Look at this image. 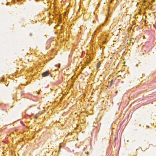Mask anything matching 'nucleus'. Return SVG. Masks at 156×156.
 I'll return each instance as SVG.
<instances>
[{
	"label": "nucleus",
	"instance_id": "obj_1",
	"mask_svg": "<svg viewBox=\"0 0 156 156\" xmlns=\"http://www.w3.org/2000/svg\"><path fill=\"white\" fill-rule=\"evenodd\" d=\"M50 74V73L48 71H46L44 72L43 73L42 75L43 77H45L48 75Z\"/></svg>",
	"mask_w": 156,
	"mask_h": 156
},
{
	"label": "nucleus",
	"instance_id": "obj_2",
	"mask_svg": "<svg viewBox=\"0 0 156 156\" xmlns=\"http://www.w3.org/2000/svg\"><path fill=\"white\" fill-rule=\"evenodd\" d=\"M100 64H101V63H100V62H98L97 63V68H99V67L100 66Z\"/></svg>",
	"mask_w": 156,
	"mask_h": 156
},
{
	"label": "nucleus",
	"instance_id": "obj_3",
	"mask_svg": "<svg viewBox=\"0 0 156 156\" xmlns=\"http://www.w3.org/2000/svg\"><path fill=\"white\" fill-rule=\"evenodd\" d=\"M113 82V80H112L111 82V83H110V87H111L112 84V83Z\"/></svg>",
	"mask_w": 156,
	"mask_h": 156
},
{
	"label": "nucleus",
	"instance_id": "obj_4",
	"mask_svg": "<svg viewBox=\"0 0 156 156\" xmlns=\"http://www.w3.org/2000/svg\"><path fill=\"white\" fill-rule=\"evenodd\" d=\"M86 154H87V155H88V154H89V152H86Z\"/></svg>",
	"mask_w": 156,
	"mask_h": 156
},
{
	"label": "nucleus",
	"instance_id": "obj_5",
	"mask_svg": "<svg viewBox=\"0 0 156 156\" xmlns=\"http://www.w3.org/2000/svg\"><path fill=\"white\" fill-rule=\"evenodd\" d=\"M60 64H59V66H58V68H59V67H60Z\"/></svg>",
	"mask_w": 156,
	"mask_h": 156
},
{
	"label": "nucleus",
	"instance_id": "obj_6",
	"mask_svg": "<svg viewBox=\"0 0 156 156\" xmlns=\"http://www.w3.org/2000/svg\"><path fill=\"white\" fill-rule=\"evenodd\" d=\"M3 79H2V81H3Z\"/></svg>",
	"mask_w": 156,
	"mask_h": 156
}]
</instances>
